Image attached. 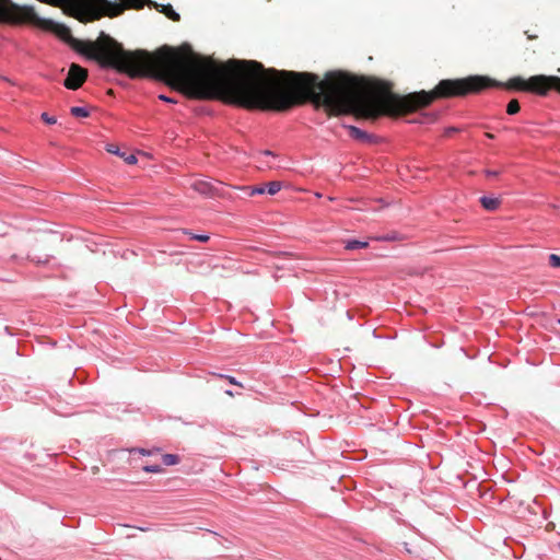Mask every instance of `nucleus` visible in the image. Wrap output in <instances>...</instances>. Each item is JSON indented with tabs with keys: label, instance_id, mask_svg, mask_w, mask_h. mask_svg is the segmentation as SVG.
I'll return each mask as SVG.
<instances>
[{
	"label": "nucleus",
	"instance_id": "f257e3e1",
	"mask_svg": "<svg viewBox=\"0 0 560 560\" xmlns=\"http://www.w3.org/2000/svg\"><path fill=\"white\" fill-rule=\"evenodd\" d=\"M353 80L338 71L324 80L308 72L265 69L257 61L231 59L226 62V102L248 109L287 110L312 102L332 115L354 114L368 119L398 115L427 106L438 97L463 96L490 86L485 77L442 80L431 92L421 91L400 97L384 82H376L370 95H357Z\"/></svg>",
	"mask_w": 560,
	"mask_h": 560
},
{
	"label": "nucleus",
	"instance_id": "f03ea898",
	"mask_svg": "<svg viewBox=\"0 0 560 560\" xmlns=\"http://www.w3.org/2000/svg\"><path fill=\"white\" fill-rule=\"evenodd\" d=\"M39 2L62 7L80 22H91L102 16L115 18L127 8L141 9L147 0H122V3L109 0H38Z\"/></svg>",
	"mask_w": 560,
	"mask_h": 560
},
{
	"label": "nucleus",
	"instance_id": "7ed1b4c3",
	"mask_svg": "<svg viewBox=\"0 0 560 560\" xmlns=\"http://www.w3.org/2000/svg\"><path fill=\"white\" fill-rule=\"evenodd\" d=\"M0 21L10 24L40 22L33 5H20L12 0H0Z\"/></svg>",
	"mask_w": 560,
	"mask_h": 560
},
{
	"label": "nucleus",
	"instance_id": "20e7f679",
	"mask_svg": "<svg viewBox=\"0 0 560 560\" xmlns=\"http://www.w3.org/2000/svg\"><path fill=\"white\" fill-rule=\"evenodd\" d=\"M509 86L521 91H529L545 95L551 88L560 92V78L534 75L528 81L521 77L510 79Z\"/></svg>",
	"mask_w": 560,
	"mask_h": 560
},
{
	"label": "nucleus",
	"instance_id": "39448f33",
	"mask_svg": "<svg viewBox=\"0 0 560 560\" xmlns=\"http://www.w3.org/2000/svg\"><path fill=\"white\" fill-rule=\"evenodd\" d=\"M88 71L77 63L70 66L63 85L69 90H78L86 80Z\"/></svg>",
	"mask_w": 560,
	"mask_h": 560
},
{
	"label": "nucleus",
	"instance_id": "423d86ee",
	"mask_svg": "<svg viewBox=\"0 0 560 560\" xmlns=\"http://www.w3.org/2000/svg\"><path fill=\"white\" fill-rule=\"evenodd\" d=\"M191 188L200 195L213 197L219 194V189L210 180L196 179L191 184Z\"/></svg>",
	"mask_w": 560,
	"mask_h": 560
},
{
	"label": "nucleus",
	"instance_id": "0eeeda50",
	"mask_svg": "<svg viewBox=\"0 0 560 560\" xmlns=\"http://www.w3.org/2000/svg\"><path fill=\"white\" fill-rule=\"evenodd\" d=\"M347 128L349 130L350 137L355 139V140H359V141H362V142H369L372 139L371 135H369L368 132L361 130L358 127L347 126Z\"/></svg>",
	"mask_w": 560,
	"mask_h": 560
},
{
	"label": "nucleus",
	"instance_id": "6e6552de",
	"mask_svg": "<svg viewBox=\"0 0 560 560\" xmlns=\"http://www.w3.org/2000/svg\"><path fill=\"white\" fill-rule=\"evenodd\" d=\"M107 151L109 153H113V154H116V155H119L121 156L125 162L129 165H132V164H136L137 163V158L133 155V154H126L124 152H120V150L118 149V147L114 145V144H108L107 145Z\"/></svg>",
	"mask_w": 560,
	"mask_h": 560
},
{
	"label": "nucleus",
	"instance_id": "1a4fd4ad",
	"mask_svg": "<svg viewBox=\"0 0 560 560\" xmlns=\"http://www.w3.org/2000/svg\"><path fill=\"white\" fill-rule=\"evenodd\" d=\"M482 207L488 211H494L500 206V200L497 197L482 196L480 198Z\"/></svg>",
	"mask_w": 560,
	"mask_h": 560
},
{
	"label": "nucleus",
	"instance_id": "9d476101",
	"mask_svg": "<svg viewBox=\"0 0 560 560\" xmlns=\"http://www.w3.org/2000/svg\"><path fill=\"white\" fill-rule=\"evenodd\" d=\"M369 246L368 242L359 241V240H349L345 244V248L347 250H355L366 248Z\"/></svg>",
	"mask_w": 560,
	"mask_h": 560
},
{
	"label": "nucleus",
	"instance_id": "9b49d317",
	"mask_svg": "<svg viewBox=\"0 0 560 560\" xmlns=\"http://www.w3.org/2000/svg\"><path fill=\"white\" fill-rule=\"evenodd\" d=\"M70 113H71L72 116L80 117V118H85V117H88L90 115L88 108L86 107H81V106H73V107H71Z\"/></svg>",
	"mask_w": 560,
	"mask_h": 560
},
{
	"label": "nucleus",
	"instance_id": "f8f14e48",
	"mask_svg": "<svg viewBox=\"0 0 560 560\" xmlns=\"http://www.w3.org/2000/svg\"><path fill=\"white\" fill-rule=\"evenodd\" d=\"M161 12L165 13V15L173 20V21H179V14L173 10L171 5H162Z\"/></svg>",
	"mask_w": 560,
	"mask_h": 560
},
{
	"label": "nucleus",
	"instance_id": "ddd939ff",
	"mask_svg": "<svg viewBox=\"0 0 560 560\" xmlns=\"http://www.w3.org/2000/svg\"><path fill=\"white\" fill-rule=\"evenodd\" d=\"M162 460L164 465L172 466L177 464L179 462V458L175 454H164Z\"/></svg>",
	"mask_w": 560,
	"mask_h": 560
},
{
	"label": "nucleus",
	"instance_id": "4468645a",
	"mask_svg": "<svg viewBox=\"0 0 560 560\" xmlns=\"http://www.w3.org/2000/svg\"><path fill=\"white\" fill-rule=\"evenodd\" d=\"M266 186V191L269 195H276L281 189V183L280 182H270Z\"/></svg>",
	"mask_w": 560,
	"mask_h": 560
},
{
	"label": "nucleus",
	"instance_id": "2eb2a0df",
	"mask_svg": "<svg viewBox=\"0 0 560 560\" xmlns=\"http://www.w3.org/2000/svg\"><path fill=\"white\" fill-rule=\"evenodd\" d=\"M520 110V104L517 100H511L506 106V113L509 115H515Z\"/></svg>",
	"mask_w": 560,
	"mask_h": 560
},
{
	"label": "nucleus",
	"instance_id": "dca6fc26",
	"mask_svg": "<svg viewBox=\"0 0 560 560\" xmlns=\"http://www.w3.org/2000/svg\"><path fill=\"white\" fill-rule=\"evenodd\" d=\"M143 470L145 472L158 474L161 472L163 468L160 465H147L143 467Z\"/></svg>",
	"mask_w": 560,
	"mask_h": 560
},
{
	"label": "nucleus",
	"instance_id": "f3484780",
	"mask_svg": "<svg viewBox=\"0 0 560 560\" xmlns=\"http://www.w3.org/2000/svg\"><path fill=\"white\" fill-rule=\"evenodd\" d=\"M549 264H550V266H551V267H553V268H558V267H560V256H559V255H557V254H551V255L549 256Z\"/></svg>",
	"mask_w": 560,
	"mask_h": 560
},
{
	"label": "nucleus",
	"instance_id": "a211bd4d",
	"mask_svg": "<svg viewBox=\"0 0 560 560\" xmlns=\"http://www.w3.org/2000/svg\"><path fill=\"white\" fill-rule=\"evenodd\" d=\"M189 235H190L191 240H196V241H199V242H202V243L209 241V236L206 235V234H192V233H189Z\"/></svg>",
	"mask_w": 560,
	"mask_h": 560
},
{
	"label": "nucleus",
	"instance_id": "6ab92c4d",
	"mask_svg": "<svg viewBox=\"0 0 560 560\" xmlns=\"http://www.w3.org/2000/svg\"><path fill=\"white\" fill-rule=\"evenodd\" d=\"M40 117L48 125H54L57 121L55 117L49 116L47 113H43Z\"/></svg>",
	"mask_w": 560,
	"mask_h": 560
},
{
	"label": "nucleus",
	"instance_id": "aec40b11",
	"mask_svg": "<svg viewBox=\"0 0 560 560\" xmlns=\"http://www.w3.org/2000/svg\"><path fill=\"white\" fill-rule=\"evenodd\" d=\"M218 376L221 378L228 380L230 384L237 385V386L242 387V384L240 382H237L236 378L233 376L224 375V374H218Z\"/></svg>",
	"mask_w": 560,
	"mask_h": 560
},
{
	"label": "nucleus",
	"instance_id": "412c9836",
	"mask_svg": "<svg viewBox=\"0 0 560 560\" xmlns=\"http://www.w3.org/2000/svg\"><path fill=\"white\" fill-rule=\"evenodd\" d=\"M264 192H266V186H258V187L250 188L249 195L250 196L261 195Z\"/></svg>",
	"mask_w": 560,
	"mask_h": 560
},
{
	"label": "nucleus",
	"instance_id": "4be33fe9",
	"mask_svg": "<svg viewBox=\"0 0 560 560\" xmlns=\"http://www.w3.org/2000/svg\"><path fill=\"white\" fill-rule=\"evenodd\" d=\"M159 98H160L161 101H163V102H166V103H176V101H175V100H173V98H171V97H168V96H166V95H164V94L159 95Z\"/></svg>",
	"mask_w": 560,
	"mask_h": 560
},
{
	"label": "nucleus",
	"instance_id": "5701e85b",
	"mask_svg": "<svg viewBox=\"0 0 560 560\" xmlns=\"http://www.w3.org/2000/svg\"><path fill=\"white\" fill-rule=\"evenodd\" d=\"M487 176H497L499 174V172L497 171H487Z\"/></svg>",
	"mask_w": 560,
	"mask_h": 560
},
{
	"label": "nucleus",
	"instance_id": "b1692460",
	"mask_svg": "<svg viewBox=\"0 0 560 560\" xmlns=\"http://www.w3.org/2000/svg\"><path fill=\"white\" fill-rule=\"evenodd\" d=\"M262 155H266V156H273V153L269 150H265L261 152Z\"/></svg>",
	"mask_w": 560,
	"mask_h": 560
},
{
	"label": "nucleus",
	"instance_id": "393cba45",
	"mask_svg": "<svg viewBox=\"0 0 560 560\" xmlns=\"http://www.w3.org/2000/svg\"><path fill=\"white\" fill-rule=\"evenodd\" d=\"M455 131H456V128H454V127L446 129V133H451V132H455Z\"/></svg>",
	"mask_w": 560,
	"mask_h": 560
},
{
	"label": "nucleus",
	"instance_id": "a878e982",
	"mask_svg": "<svg viewBox=\"0 0 560 560\" xmlns=\"http://www.w3.org/2000/svg\"><path fill=\"white\" fill-rule=\"evenodd\" d=\"M486 137H487L488 139H493V138H494V136H493L492 133H490V132H487V133H486Z\"/></svg>",
	"mask_w": 560,
	"mask_h": 560
},
{
	"label": "nucleus",
	"instance_id": "bb28decb",
	"mask_svg": "<svg viewBox=\"0 0 560 560\" xmlns=\"http://www.w3.org/2000/svg\"><path fill=\"white\" fill-rule=\"evenodd\" d=\"M225 394H226V395H230V396H233V393H232V390H230V389H228V390L225 392Z\"/></svg>",
	"mask_w": 560,
	"mask_h": 560
},
{
	"label": "nucleus",
	"instance_id": "cd10ccee",
	"mask_svg": "<svg viewBox=\"0 0 560 560\" xmlns=\"http://www.w3.org/2000/svg\"><path fill=\"white\" fill-rule=\"evenodd\" d=\"M559 324H560V319H559Z\"/></svg>",
	"mask_w": 560,
	"mask_h": 560
}]
</instances>
